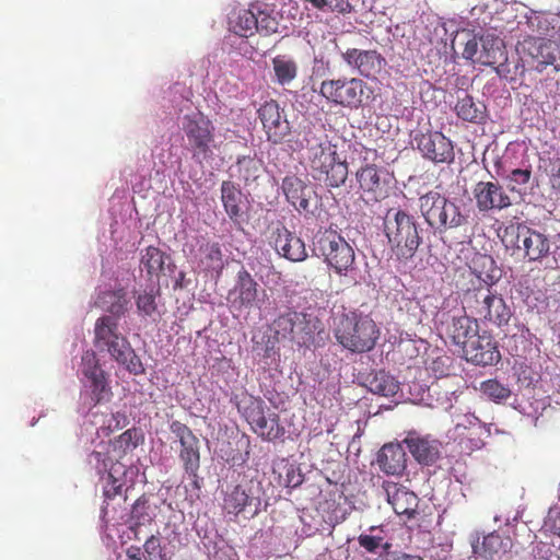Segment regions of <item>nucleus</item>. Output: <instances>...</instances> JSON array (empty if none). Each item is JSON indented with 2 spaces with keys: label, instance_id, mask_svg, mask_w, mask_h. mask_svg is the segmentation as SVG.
Returning a JSON list of instances; mask_svg holds the SVG:
<instances>
[{
  "label": "nucleus",
  "instance_id": "nucleus-15",
  "mask_svg": "<svg viewBox=\"0 0 560 560\" xmlns=\"http://www.w3.org/2000/svg\"><path fill=\"white\" fill-rule=\"evenodd\" d=\"M257 114L268 141L278 144L290 135L291 125L283 108L280 107L277 101L270 100L265 102L258 108Z\"/></svg>",
  "mask_w": 560,
  "mask_h": 560
},
{
  "label": "nucleus",
  "instance_id": "nucleus-37",
  "mask_svg": "<svg viewBox=\"0 0 560 560\" xmlns=\"http://www.w3.org/2000/svg\"><path fill=\"white\" fill-rule=\"evenodd\" d=\"M474 271L490 288L501 278V270L490 255H479L474 260Z\"/></svg>",
  "mask_w": 560,
  "mask_h": 560
},
{
  "label": "nucleus",
  "instance_id": "nucleus-54",
  "mask_svg": "<svg viewBox=\"0 0 560 560\" xmlns=\"http://www.w3.org/2000/svg\"><path fill=\"white\" fill-rule=\"evenodd\" d=\"M547 173L549 183L555 190L560 191V158H552L548 160Z\"/></svg>",
  "mask_w": 560,
  "mask_h": 560
},
{
  "label": "nucleus",
  "instance_id": "nucleus-34",
  "mask_svg": "<svg viewBox=\"0 0 560 560\" xmlns=\"http://www.w3.org/2000/svg\"><path fill=\"white\" fill-rule=\"evenodd\" d=\"M155 516V508L151 506L150 497L140 495L131 508V521L133 522L131 528L135 530L136 538H138V529L141 526L151 525Z\"/></svg>",
  "mask_w": 560,
  "mask_h": 560
},
{
  "label": "nucleus",
  "instance_id": "nucleus-16",
  "mask_svg": "<svg viewBox=\"0 0 560 560\" xmlns=\"http://www.w3.org/2000/svg\"><path fill=\"white\" fill-rule=\"evenodd\" d=\"M415 141L422 156L433 163L454 162L453 142L440 131H428L416 135Z\"/></svg>",
  "mask_w": 560,
  "mask_h": 560
},
{
  "label": "nucleus",
  "instance_id": "nucleus-25",
  "mask_svg": "<svg viewBox=\"0 0 560 560\" xmlns=\"http://www.w3.org/2000/svg\"><path fill=\"white\" fill-rule=\"evenodd\" d=\"M383 489L386 493L387 502L397 515H405L408 520L415 516L419 499L412 491L393 481H384Z\"/></svg>",
  "mask_w": 560,
  "mask_h": 560
},
{
  "label": "nucleus",
  "instance_id": "nucleus-14",
  "mask_svg": "<svg viewBox=\"0 0 560 560\" xmlns=\"http://www.w3.org/2000/svg\"><path fill=\"white\" fill-rule=\"evenodd\" d=\"M171 432L180 444L178 457L183 463V468L190 477L196 478L200 468V442L191 429L178 420L170 424Z\"/></svg>",
  "mask_w": 560,
  "mask_h": 560
},
{
  "label": "nucleus",
  "instance_id": "nucleus-64",
  "mask_svg": "<svg viewBox=\"0 0 560 560\" xmlns=\"http://www.w3.org/2000/svg\"><path fill=\"white\" fill-rule=\"evenodd\" d=\"M292 481H294V478H291V480H288V486H290Z\"/></svg>",
  "mask_w": 560,
  "mask_h": 560
},
{
  "label": "nucleus",
  "instance_id": "nucleus-50",
  "mask_svg": "<svg viewBox=\"0 0 560 560\" xmlns=\"http://www.w3.org/2000/svg\"><path fill=\"white\" fill-rule=\"evenodd\" d=\"M257 19V30L256 32H259L264 35H271L278 31V21L275 16L270 15L269 13L258 10L256 13Z\"/></svg>",
  "mask_w": 560,
  "mask_h": 560
},
{
  "label": "nucleus",
  "instance_id": "nucleus-6",
  "mask_svg": "<svg viewBox=\"0 0 560 560\" xmlns=\"http://www.w3.org/2000/svg\"><path fill=\"white\" fill-rule=\"evenodd\" d=\"M464 310L478 320L499 328L508 326L513 315L503 296L489 285L467 290L464 294Z\"/></svg>",
  "mask_w": 560,
  "mask_h": 560
},
{
  "label": "nucleus",
  "instance_id": "nucleus-27",
  "mask_svg": "<svg viewBox=\"0 0 560 560\" xmlns=\"http://www.w3.org/2000/svg\"><path fill=\"white\" fill-rule=\"evenodd\" d=\"M258 295V283L252 275L242 268L236 276V283L230 292L231 302L237 310L252 307Z\"/></svg>",
  "mask_w": 560,
  "mask_h": 560
},
{
  "label": "nucleus",
  "instance_id": "nucleus-30",
  "mask_svg": "<svg viewBox=\"0 0 560 560\" xmlns=\"http://www.w3.org/2000/svg\"><path fill=\"white\" fill-rule=\"evenodd\" d=\"M511 546L510 537L493 532L486 535L480 545L474 546V552L486 560H501Z\"/></svg>",
  "mask_w": 560,
  "mask_h": 560
},
{
  "label": "nucleus",
  "instance_id": "nucleus-2",
  "mask_svg": "<svg viewBox=\"0 0 560 560\" xmlns=\"http://www.w3.org/2000/svg\"><path fill=\"white\" fill-rule=\"evenodd\" d=\"M93 343L101 352H107L118 364L133 375L145 372L140 357L128 338L120 331L119 323L109 315H102L94 324Z\"/></svg>",
  "mask_w": 560,
  "mask_h": 560
},
{
  "label": "nucleus",
  "instance_id": "nucleus-58",
  "mask_svg": "<svg viewBox=\"0 0 560 560\" xmlns=\"http://www.w3.org/2000/svg\"><path fill=\"white\" fill-rule=\"evenodd\" d=\"M383 560H423L419 556H412L408 553H387Z\"/></svg>",
  "mask_w": 560,
  "mask_h": 560
},
{
  "label": "nucleus",
  "instance_id": "nucleus-62",
  "mask_svg": "<svg viewBox=\"0 0 560 560\" xmlns=\"http://www.w3.org/2000/svg\"><path fill=\"white\" fill-rule=\"evenodd\" d=\"M556 35L558 36V38L560 39V23L559 21L556 22Z\"/></svg>",
  "mask_w": 560,
  "mask_h": 560
},
{
  "label": "nucleus",
  "instance_id": "nucleus-45",
  "mask_svg": "<svg viewBox=\"0 0 560 560\" xmlns=\"http://www.w3.org/2000/svg\"><path fill=\"white\" fill-rule=\"evenodd\" d=\"M481 393L490 400L501 404L506 401L511 396V389L501 384L498 380H487L480 384Z\"/></svg>",
  "mask_w": 560,
  "mask_h": 560
},
{
  "label": "nucleus",
  "instance_id": "nucleus-38",
  "mask_svg": "<svg viewBox=\"0 0 560 560\" xmlns=\"http://www.w3.org/2000/svg\"><path fill=\"white\" fill-rule=\"evenodd\" d=\"M236 398L237 410L249 425H253L265 413V402L261 398L248 394H243L241 397L236 396Z\"/></svg>",
  "mask_w": 560,
  "mask_h": 560
},
{
  "label": "nucleus",
  "instance_id": "nucleus-8",
  "mask_svg": "<svg viewBox=\"0 0 560 560\" xmlns=\"http://www.w3.org/2000/svg\"><path fill=\"white\" fill-rule=\"evenodd\" d=\"M500 237L506 248L523 249V257L527 261H540L549 254L547 236L525 224L512 223L505 226Z\"/></svg>",
  "mask_w": 560,
  "mask_h": 560
},
{
  "label": "nucleus",
  "instance_id": "nucleus-46",
  "mask_svg": "<svg viewBox=\"0 0 560 560\" xmlns=\"http://www.w3.org/2000/svg\"><path fill=\"white\" fill-rule=\"evenodd\" d=\"M238 177L245 183L255 182L260 174L261 162L250 156H242L236 163Z\"/></svg>",
  "mask_w": 560,
  "mask_h": 560
},
{
  "label": "nucleus",
  "instance_id": "nucleus-24",
  "mask_svg": "<svg viewBox=\"0 0 560 560\" xmlns=\"http://www.w3.org/2000/svg\"><path fill=\"white\" fill-rule=\"evenodd\" d=\"M276 252L290 261H303L307 258L304 241L287 228H277L272 234Z\"/></svg>",
  "mask_w": 560,
  "mask_h": 560
},
{
  "label": "nucleus",
  "instance_id": "nucleus-63",
  "mask_svg": "<svg viewBox=\"0 0 560 560\" xmlns=\"http://www.w3.org/2000/svg\"><path fill=\"white\" fill-rule=\"evenodd\" d=\"M301 481H302V480L299 478V479H298V480H296L292 486H293V487H296V486H299V485L301 483Z\"/></svg>",
  "mask_w": 560,
  "mask_h": 560
},
{
  "label": "nucleus",
  "instance_id": "nucleus-32",
  "mask_svg": "<svg viewBox=\"0 0 560 560\" xmlns=\"http://www.w3.org/2000/svg\"><path fill=\"white\" fill-rule=\"evenodd\" d=\"M458 118L471 124H483L487 118V107L480 101H475L471 95H464L458 98L455 105Z\"/></svg>",
  "mask_w": 560,
  "mask_h": 560
},
{
  "label": "nucleus",
  "instance_id": "nucleus-12",
  "mask_svg": "<svg viewBox=\"0 0 560 560\" xmlns=\"http://www.w3.org/2000/svg\"><path fill=\"white\" fill-rule=\"evenodd\" d=\"M524 62L542 72L548 66L560 71V43L542 37L528 36L518 44Z\"/></svg>",
  "mask_w": 560,
  "mask_h": 560
},
{
  "label": "nucleus",
  "instance_id": "nucleus-40",
  "mask_svg": "<svg viewBox=\"0 0 560 560\" xmlns=\"http://www.w3.org/2000/svg\"><path fill=\"white\" fill-rule=\"evenodd\" d=\"M231 30L241 37L252 36L257 30L256 13L253 10H240L230 21Z\"/></svg>",
  "mask_w": 560,
  "mask_h": 560
},
{
  "label": "nucleus",
  "instance_id": "nucleus-10",
  "mask_svg": "<svg viewBox=\"0 0 560 560\" xmlns=\"http://www.w3.org/2000/svg\"><path fill=\"white\" fill-rule=\"evenodd\" d=\"M182 129L190 147L192 158L199 162L213 155L214 126L202 113L187 114L183 117Z\"/></svg>",
  "mask_w": 560,
  "mask_h": 560
},
{
  "label": "nucleus",
  "instance_id": "nucleus-7",
  "mask_svg": "<svg viewBox=\"0 0 560 560\" xmlns=\"http://www.w3.org/2000/svg\"><path fill=\"white\" fill-rule=\"evenodd\" d=\"M314 254L323 258L328 267L339 276L347 275L353 268L355 254L352 246L337 231L326 229L314 237Z\"/></svg>",
  "mask_w": 560,
  "mask_h": 560
},
{
  "label": "nucleus",
  "instance_id": "nucleus-18",
  "mask_svg": "<svg viewBox=\"0 0 560 560\" xmlns=\"http://www.w3.org/2000/svg\"><path fill=\"white\" fill-rule=\"evenodd\" d=\"M281 189L287 201L299 213H313L312 203L317 198L314 188L296 175H287L282 179Z\"/></svg>",
  "mask_w": 560,
  "mask_h": 560
},
{
  "label": "nucleus",
  "instance_id": "nucleus-44",
  "mask_svg": "<svg viewBox=\"0 0 560 560\" xmlns=\"http://www.w3.org/2000/svg\"><path fill=\"white\" fill-rule=\"evenodd\" d=\"M143 440L144 438L141 430L131 428L122 432L114 440L113 447L120 451L122 454H127L128 452L137 448L143 442Z\"/></svg>",
  "mask_w": 560,
  "mask_h": 560
},
{
  "label": "nucleus",
  "instance_id": "nucleus-9",
  "mask_svg": "<svg viewBox=\"0 0 560 560\" xmlns=\"http://www.w3.org/2000/svg\"><path fill=\"white\" fill-rule=\"evenodd\" d=\"M366 90L368 85L363 80L340 77L324 80L319 85L318 93L327 102L350 109H358L363 105L364 98H369Z\"/></svg>",
  "mask_w": 560,
  "mask_h": 560
},
{
  "label": "nucleus",
  "instance_id": "nucleus-39",
  "mask_svg": "<svg viewBox=\"0 0 560 560\" xmlns=\"http://www.w3.org/2000/svg\"><path fill=\"white\" fill-rule=\"evenodd\" d=\"M272 68L275 71L276 81L280 85L289 84L298 77V63L293 58L287 55H278L273 57Z\"/></svg>",
  "mask_w": 560,
  "mask_h": 560
},
{
  "label": "nucleus",
  "instance_id": "nucleus-31",
  "mask_svg": "<svg viewBox=\"0 0 560 560\" xmlns=\"http://www.w3.org/2000/svg\"><path fill=\"white\" fill-rule=\"evenodd\" d=\"M100 307L108 313L107 315L119 320L129 308V300L124 288L104 291L98 296Z\"/></svg>",
  "mask_w": 560,
  "mask_h": 560
},
{
  "label": "nucleus",
  "instance_id": "nucleus-22",
  "mask_svg": "<svg viewBox=\"0 0 560 560\" xmlns=\"http://www.w3.org/2000/svg\"><path fill=\"white\" fill-rule=\"evenodd\" d=\"M474 197L480 211L504 209L511 206L510 196L497 182H479L474 188Z\"/></svg>",
  "mask_w": 560,
  "mask_h": 560
},
{
  "label": "nucleus",
  "instance_id": "nucleus-13",
  "mask_svg": "<svg viewBox=\"0 0 560 560\" xmlns=\"http://www.w3.org/2000/svg\"><path fill=\"white\" fill-rule=\"evenodd\" d=\"M81 373L85 377L84 388L93 406L110 400L113 396L108 374L102 369L94 351H86L81 359Z\"/></svg>",
  "mask_w": 560,
  "mask_h": 560
},
{
  "label": "nucleus",
  "instance_id": "nucleus-52",
  "mask_svg": "<svg viewBox=\"0 0 560 560\" xmlns=\"http://www.w3.org/2000/svg\"><path fill=\"white\" fill-rule=\"evenodd\" d=\"M327 4L323 5L319 11L328 12V13H338V14H349L353 7L349 2V0H324Z\"/></svg>",
  "mask_w": 560,
  "mask_h": 560
},
{
  "label": "nucleus",
  "instance_id": "nucleus-21",
  "mask_svg": "<svg viewBox=\"0 0 560 560\" xmlns=\"http://www.w3.org/2000/svg\"><path fill=\"white\" fill-rule=\"evenodd\" d=\"M341 56L350 68L365 78L375 77L380 73L385 62L384 57L375 49L348 48Z\"/></svg>",
  "mask_w": 560,
  "mask_h": 560
},
{
  "label": "nucleus",
  "instance_id": "nucleus-53",
  "mask_svg": "<svg viewBox=\"0 0 560 560\" xmlns=\"http://www.w3.org/2000/svg\"><path fill=\"white\" fill-rule=\"evenodd\" d=\"M544 526L551 534L560 537V508L552 506L549 509L547 516L545 518Z\"/></svg>",
  "mask_w": 560,
  "mask_h": 560
},
{
  "label": "nucleus",
  "instance_id": "nucleus-11",
  "mask_svg": "<svg viewBox=\"0 0 560 560\" xmlns=\"http://www.w3.org/2000/svg\"><path fill=\"white\" fill-rule=\"evenodd\" d=\"M223 511L230 515L243 514L247 518H254L261 511V487L259 482L246 481L233 487H228L222 503Z\"/></svg>",
  "mask_w": 560,
  "mask_h": 560
},
{
  "label": "nucleus",
  "instance_id": "nucleus-57",
  "mask_svg": "<svg viewBox=\"0 0 560 560\" xmlns=\"http://www.w3.org/2000/svg\"><path fill=\"white\" fill-rule=\"evenodd\" d=\"M477 50H478V43L476 42V39H470L465 45L463 56L466 59H472L475 57V55L477 54Z\"/></svg>",
  "mask_w": 560,
  "mask_h": 560
},
{
  "label": "nucleus",
  "instance_id": "nucleus-47",
  "mask_svg": "<svg viewBox=\"0 0 560 560\" xmlns=\"http://www.w3.org/2000/svg\"><path fill=\"white\" fill-rule=\"evenodd\" d=\"M143 555L145 560H168L166 548L162 545L160 532L152 534L145 539Z\"/></svg>",
  "mask_w": 560,
  "mask_h": 560
},
{
  "label": "nucleus",
  "instance_id": "nucleus-55",
  "mask_svg": "<svg viewBox=\"0 0 560 560\" xmlns=\"http://www.w3.org/2000/svg\"><path fill=\"white\" fill-rule=\"evenodd\" d=\"M213 560H238V555L232 546L223 545L215 549Z\"/></svg>",
  "mask_w": 560,
  "mask_h": 560
},
{
  "label": "nucleus",
  "instance_id": "nucleus-1",
  "mask_svg": "<svg viewBox=\"0 0 560 560\" xmlns=\"http://www.w3.org/2000/svg\"><path fill=\"white\" fill-rule=\"evenodd\" d=\"M304 141L312 177L331 188L343 185L348 178V163L340 160L337 145L327 136L317 138L311 130L306 132Z\"/></svg>",
  "mask_w": 560,
  "mask_h": 560
},
{
  "label": "nucleus",
  "instance_id": "nucleus-56",
  "mask_svg": "<svg viewBox=\"0 0 560 560\" xmlns=\"http://www.w3.org/2000/svg\"><path fill=\"white\" fill-rule=\"evenodd\" d=\"M532 177V171L529 168H515L511 172L510 179L517 185L528 184Z\"/></svg>",
  "mask_w": 560,
  "mask_h": 560
},
{
  "label": "nucleus",
  "instance_id": "nucleus-35",
  "mask_svg": "<svg viewBox=\"0 0 560 560\" xmlns=\"http://www.w3.org/2000/svg\"><path fill=\"white\" fill-rule=\"evenodd\" d=\"M252 430L267 441H275L284 434V428L280 424L279 416L275 412H266L250 425Z\"/></svg>",
  "mask_w": 560,
  "mask_h": 560
},
{
  "label": "nucleus",
  "instance_id": "nucleus-60",
  "mask_svg": "<svg viewBox=\"0 0 560 560\" xmlns=\"http://www.w3.org/2000/svg\"><path fill=\"white\" fill-rule=\"evenodd\" d=\"M304 2L311 4L313 9H316L319 11V9L323 8V5H326L327 3L324 0H303Z\"/></svg>",
  "mask_w": 560,
  "mask_h": 560
},
{
  "label": "nucleus",
  "instance_id": "nucleus-41",
  "mask_svg": "<svg viewBox=\"0 0 560 560\" xmlns=\"http://www.w3.org/2000/svg\"><path fill=\"white\" fill-rule=\"evenodd\" d=\"M398 389V382L385 371H378L370 381V390L384 397L396 395Z\"/></svg>",
  "mask_w": 560,
  "mask_h": 560
},
{
  "label": "nucleus",
  "instance_id": "nucleus-43",
  "mask_svg": "<svg viewBox=\"0 0 560 560\" xmlns=\"http://www.w3.org/2000/svg\"><path fill=\"white\" fill-rule=\"evenodd\" d=\"M370 532L374 534H361L358 537V542L360 547H362L363 549L371 553L376 552L378 548H382L385 551H388L392 548V544L385 541V537L383 536L384 530L382 526H372L370 527Z\"/></svg>",
  "mask_w": 560,
  "mask_h": 560
},
{
  "label": "nucleus",
  "instance_id": "nucleus-19",
  "mask_svg": "<svg viewBox=\"0 0 560 560\" xmlns=\"http://www.w3.org/2000/svg\"><path fill=\"white\" fill-rule=\"evenodd\" d=\"M464 358L476 365H493L501 359L498 342L487 330L477 334L463 351Z\"/></svg>",
  "mask_w": 560,
  "mask_h": 560
},
{
  "label": "nucleus",
  "instance_id": "nucleus-5",
  "mask_svg": "<svg viewBox=\"0 0 560 560\" xmlns=\"http://www.w3.org/2000/svg\"><path fill=\"white\" fill-rule=\"evenodd\" d=\"M419 209L428 226L439 235L468 223V215L462 212L460 207L436 190L420 196Z\"/></svg>",
  "mask_w": 560,
  "mask_h": 560
},
{
  "label": "nucleus",
  "instance_id": "nucleus-36",
  "mask_svg": "<svg viewBox=\"0 0 560 560\" xmlns=\"http://www.w3.org/2000/svg\"><path fill=\"white\" fill-rule=\"evenodd\" d=\"M168 256L155 246H148L141 250L140 266L145 270L148 277L159 278L164 270L165 260Z\"/></svg>",
  "mask_w": 560,
  "mask_h": 560
},
{
  "label": "nucleus",
  "instance_id": "nucleus-48",
  "mask_svg": "<svg viewBox=\"0 0 560 560\" xmlns=\"http://www.w3.org/2000/svg\"><path fill=\"white\" fill-rule=\"evenodd\" d=\"M556 22L558 19L548 14H534L527 19L529 28L540 36L549 35L556 30Z\"/></svg>",
  "mask_w": 560,
  "mask_h": 560
},
{
  "label": "nucleus",
  "instance_id": "nucleus-20",
  "mask_svg": "<svg viewBox=\"0 0 560 560\" xmlns=\"http://www.w3.org/2000/svg\"><path fill=\"white\" fill-rule=\"evenodd\" d=\"M355 179L362 195L373 201H380L387 196L388 180L385 170L375 164H366L355 172Z\"/></svg>",
  "mask_w": 560,
  "mask_h": 560
},
{
  "label": "nucleus",
  "instance_id": "nucleus-51",
  "mask_svg": "<svg viewBox=\"0 0 560 560\" xmlns=\"http://www.w3.org/2000/svg\"><path fill=\"white\" fill-rule=\"evenodd\" d=\"M404 304L400 306V310H406L410 322L412 323H421L422 322V306L420 301L410 298L402 299Z\"/></svg>",
  "mask_w": 560,
  "mask_h": 560
},
{
  "label": "nucleus",
  "instance_id": "nucleus-4",
  "mask_svg": "<svg viewBox=\"0 0 560 560\" xmlns=\"http://www.w3.org/2000/svg\"><path fill=\"white\" fill-rule=\"evenodd\" d=\"M384 231L390 248L399 261L411 259L422 243L420 225L416 218L402 209L388 210Z\"/></svg>",
  "mask_w": 560,
  "mask_h": 560
},
{
  "label": "nucleus",
  "instance_id": "nucleus-59",
  "mask_svg": "<svg viewBox=\"0 0 560 560\" xmlns=\"http://www.w3.org/2000/svg\"><path fill=\"white\" fill-rule=\"evenodd\" d=\"M126 556L128 560H139L140 557H144L143 552L141 551V548L138 546H130L126 550Z\"/></svg>",
  "mask_w": 560,
  "mask_h": 560
},
{
  "label": "nucleus",
  "instance_id": "nucleus-28",
  "mask_svg": "<svg viewBox=\"0 0 560 560\" xmlns=\"http://www.w3.org/2000/svg\"><path fill=\"white\" fill-rule=\"evenodd\" d=\"M200 256L197 261L199 270L205 276L219 279L224 269V255L218 242H206L199 247Z\"/></svg>",
  "mask_w": 560,
  "mask_h": 560
},
{
  "label": "nucleus",
  "instance_id": "nucleus-29",
  "mask_svg": "<svg viewBox=\"0 0 560 560\" xmlns=\"http://www.w3.org/2000/svg\"><path fill=\"white\" fill-rule=\"evenodd\" d=\"M406 463V452L398 443L385 444L377 453L378 467L386 475H401Z\"/></svg>",
  "mask_w": 560,
  "mask_h": 560
},
{
  "label": "nucleus",
  "instance_id": "nucleus-42",
  "mask_svg": "<svg viewBox=\"0 0 560 560\" xmlns=\"http://www.w3.org/2000/svg\"><path fill=\"white\" fill-rule=\"evenodd\" d=\"M301 314L295 311H288L278 316L273 322L275 331L282 338L293 339V334L299 324H302Z\"/></svg>",
  "mask_w": 560,
  "mask_h": 560
},
{
  "label": "nucleus",
  "instance_id": "nucleus-26",
  "mask_svg": "<svg viewBox=\"0 0 560 560\" xmlns=\"http://www.w3.org/2000/svg\"><path fill=\"white\" fill-rule=\"evenodd\" d=\"M479 332L478 319L472 315L453 316L445 324V335L454 343L464 349Z\"/></svg>",
  "mask_w": 560,
  "mask_h": 560
},
{
  "label": "nucleus",
  "instance_id": "nucleus-17",
  "mask_svg": "<svg viewBox=\"0 0 560 560\" xmlns=\"http://www.w3.org/2000/svg\"><path fill=\"white\" fill-rule=\"evenodd\" d=\"M90 462H95L97 465L102 464V467L97 466L98 471L106 472L103 477V495L106 500H113L117 495L122 493L125 486V478L127 475V467L120 462H113L109 457L105 456L101 452H92L90 455Z\"/></svg>",
  "mask_w": 560,
  "mask_h": 560
},
{
  "label": "nucleus",
  "instance_id": "nucleus-3",
  "mask_svg": "<svg viewBox=\"0 0 560 560\" xmlns=\"http://www.w3.org/2000/svg\"><path fill=\"white\" fill-rule=\"evenodd\" d=\"M332 334L343 349L352 353H365L374 349L381 330L370 315L351 311L335 317Z\"/></svg>",
  "mask_w": 560,
  "mask_h": 560
},
{
  "label": "nucleus",
  "instance_id": "nucleus-61",
  "mask_svg": "<svg viewBox=\"0 0 560 560\" xmlns=\"http://www.w3.org/2000/svg\"><path fill=\"white\" fill-rule=\"evenodd\" d=\"M480 61H481V63L487 65V66H491V65H494V63H495V61H494V60H491V59H490V55H489V54H487V56H486V58H485V59H481V58H480Z\"/></svg>",
  "mask_w": 560,
  "mask_h": 560
},
{
  "label": "nucleus",
  "instance_id": "nucleus-33",
  "mask_svg": "<svg viewBox=\"0 0 560 560\" xmlns=\"http://www.w3.org/2000/svg\"><path fill=\"white\" fill-rule=\"evenodd\" d=\"M221 200L229 218L240 223L242 217L243 194L233 182L224 180L221 185Z\"/></svg>",
  "mask_w": 560,
  "mask_h": 560
},
{
  "label": "nucleus",
  "instance_id": "nucleus-49",
  "mask_svg": "<svg viewBox=\"0 0 560 560\" xmlns=\"http://www.w3.org/2000/svg\"><path fill=\"white\" fill-rule=\"evenodd\" d=\"M158 294L152 290L150 292L143 291L136 296V306L140 316L152 317L158 313Z\"/></svg>",
  "mask_w": 560,
  "mask_h": 560
},
{
  "label": "nucleus",
  "instance_id": "nucleus-23",
  "mask_svg": "<svg viewBox=\"0 0 560 560\" xmlns=\"http://www.w3.org/2000/svg\"><path fill=\"white\" fill-rule=\"evenodd\" d=\"M413 458L421 465H432L441 456V442L429 435H420L417 432H409L404 439Z\"/></svg>",
  "mask_w": 560,
  "mask_h": 560
}]
</instances>
